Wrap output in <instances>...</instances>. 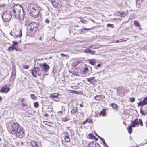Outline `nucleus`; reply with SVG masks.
<instances>
[{
    "mask_svg": "<svg viewBox=\"0 0 147 147\" xmlns=\"http://www.w3.org/2000/svg\"><path fill=\"white\" fill-rule=\"evenodd\" d=\"M20 125L17 122L13 123L10 128L9 129V131L13 134H16L17 138H21L24 135L23 128L20 127Z\"/></svg>",
    "mask_w": 147,
    "mask_h": 147,
    "instance_id": "obj_1",
    "label": "nucleus"
},
{
    "mask_svg": "<svg viewBox=\"0 0 147 147\" xmlns=\"http://www.w3.org/2000/svg\"><path fill=\"white\" fill-rule=\"evenodd\" d=\"M39 25V23L37 22H32L30 23L28 26L30 28L27 31V35L31 37L34 36L36 33Z\"/></svg>",
    "mask_w": 147,
    "mask_h": 147,
    "instance_id": "obj_2",
    "label": "nucleus"
},
{
    "mask_svg": "<svg viewBox=\"0 0 147 147\" xmlns=\"http://www.w3.org/2000/svg\"><path fill=\"white\" fill-rule=\"evenodd\" d=\"M28 12L30 16L36 18L39 14L40 9L36 6H30L28 9Z\"/></svg>",
    "mask_w": 147,
    "mask_h": 147,
    "instance_id": "obj_3",
    "label": "nucleus"
},
{
    "mask_svg": "<svg viewBox=\"0 0 147 147\" xmlns=\"http://www.w3.org/2000/svg\"><path fill=\"white\" fill-rule=\"evenodd\" d=\"M23 9L22 6L21 5L15 4L12 7L13 14L15 17L16 16V14L19 13Z\"/></svg>",
    "mask_w": 147,
    "mask_h": 147,
    "instance_id": "obj_4",
    "label": "nucleus"
},
{
    "mask_svg": "<svg viewBox=\"0 0 147 147\" xmlns=\"http://www.w3.org/2000/svg\"><path fill=\"white\" fill-rule=\"evenodd\" d=\"M3 20L5 22L9 21L12 17V13L10 12H5L1 16Z\"/></svg>",
    "mask_w": 147,
    "mask_h": 147,
    "instance_id": "obj_5",
    "label": "nucleus"
},
{
    "mask_svg": "<svg viewBox=\"0 0 147 147\" xmlns=\"http://www.w3.org/2000/svg\"><path fill=\"white\" fill-rule=\"evenodd\" d=\"M40 69L38 67H34L31 70V73L32 76L34 77H36L37 75L40 76L41 75L40 72Z\"/></svg>",
    "mask_w": 147,
    "mask_h": 147,
    "instance_id": "obj_6",
    "label": "nucleus"
},
{
    "mask_svg": "<svg viewBox=\"0 0 147 147\" xmlns=\"http://www.w3.org/2000/svg\"><path fill=\"white\" fill-rule=\"evenodd\" d=\"M16 15L15 16L16 18L18 19L19 20H23L24 17V13L23 9L19 13L16 14Z\"/></svg>",
    "mask_w": 147,
    "mask_h": 147,
    "instance_id": "obj_7",
    "label": "nucleus"
},
{
    "mask_svg": "<svg viewBox=\"0 0 147 147\" xmlns=\"http://www.w3.org/2000/svg\"><path fill=\"white\" fill-rule=\"evenodd\" d=\"M11 35L13 36L14 38L17 37L20 38L22 36V30L21 29L18 30L16 31L15 34H11Z\"/></svg>",
    "mask_w": 147,
    "mask_h": 147,
    "instance_id": "obj_8",
    "label": "nucleus"
},
{
    "mask_svg": "<svg viewBox=\"0 0 147 147\" xmlns=\"http://www.w3.org/2000/svg\"><path fill=\"white\" fill-rule=\"evenodd\" d=\"M59 94L58 93H54L52 94L49 96L50 98L54 101L56 102H59V98L58 96Z\"/></svg>",
    "mask_w": 147,
    "mask_h": 147,
    "instance_id": "obj_9",
    "label": "nucleus"
},
{
    "mask_svg": "<svg viewBox=\"0 0 147 147\" xmlns=\"http://www.w3.org/2000/svg\"><path fill=\"white\" fill-rule=\"evenodd\" d=\"M10 90V88L7 85L3 86L0 90V92L1 93H7Z\"/></svg>",
    "mask_w": 147,
    "mask_h": 147,
    "instance_id": "obj_10",
    "label": "nucleus"
},
{
    "mask_svg": "<svg viewBox=\"0 0 147 147\" xmlns=\"http://www.w3.org/2000/svg\"><path fill=\"white\" fill-rule=\"evenodd\" d=\"M16 74V69L14 66H13L12 68V71L11 76L10 79L11 81L13 82L15 78Z\"/></svg>",
    "mask_w": 147,
    "mask_h": 147,
    "instance_id": "obj_11",
    "label": "nucleus"
},
{
    "mask_svg": "<svg viewBox=\"0 0 147 147\" xmlns=\"http://www.w3.org/2000/svg\"><path fill=\"white\" fill-rule=\"evenodd\" d=\"M147 104V96L144 98L143 100L139 102L138 104V106H142V107L144 105Z\"/></svg>",
    "mask_w": 147,
    "mask_h": 147,
    "instance_id": "obj_12",
    "label": "nucleus"
},
{
    "mask_svg": "<svg viewBox=\"0 0 147 147\" xmlns=\"http://www.w3.org/2000/svg\"><path fill=\"white\" fill-rule=\"evenodd\" d=\"M131 125L133 127H135L137 125H139L138 119L136 118L134 121H132L131 123Z\"/></svg>",
    "mask_w": 147,
    "mask_h": 147,
    "instance_id": "obj_13",
    "label": "nucleus"
},
{
    "mask_svg": "<svg viewBox=\"0 0 147 147\" xmlns=\"http://www.w3.org/2000/svg\"><path fill=\"white\" fill-rule=\"evenodd\" d=\"M94 99L97 101H100L105 98V96L102 95H97L94 97Z\"/></svg>",
    "mask_w": 147,
    "mask_h": 147,
    "instance_id": "obj_14",
    "label": "nucleus"
},
{
    "mask_svg": "<svg viewBox=\"0 0 147 147\" xmlns=\"http://www.w3.org/2000/svg\"><path fill=\"white\" fill-rule=\"evenodd\" d=\"M84 52L90 53L91 54H94L95 51H93L88 49H87L84 50Z\"/></svg>",
    "mask_w": 147,
    "mask_h": 147,
    "instance_id": "obj_15",
    "label": "nucleus"
},
{
    "mask_svg": "<svg viewBox=\"0 0 147 147\" xmlns=\"http://www.w3.org/2000/svg\"><path fill=\"white\" fill-rule=\"evenodd\" d=\"M31 145L32 147H39L38 144V142L34 140H32L30 142Z\"/></svg>",
    "mask_w": 147,
    "mask_h": 147,
    "instance_id": "obj_16",
    "label": "nucleus"
},
{
    "mask_svg": "<svg viewBox=\"0 0 147 147\" xmlns=\"http://www.w3.org/2000/svg\"><path fill=\"white\" fill-rule=\"evenodd\" d=\"M43 69L44 71H46L49 69L50 67L49 66L45 63H44L42 64Z\"/></svg>",
    "mask_w": 147,
    "mask_h": 147,
    "instance_id": "obj_17",
    "label": "nucleus"
},
{
    "mask_svg": "<svg viewBox=\"0 0 147 147\" xmlns=\"http://www.w3.org/2000/svg\"><path fill=\"white\" fill-rule=\"evenodd\" d=\"M117 14L120 16L121 17H124L126 16V13L123 12L122 11H117Z\"/></svg>",
    "mask_w": 147,
    "mask_h": 147,
    "instance_id": "obj_18",
    "label": "nucleus"
},
{
    "mask_svg": "<svg viewBox=\"0 0 147 147\" xmlns=\"http://www.w3.org/2000/svg\"><path fill=\"white\" fill-rule=\"evenodd\" d=\"M77 107H74L72 110L71 111V113L74 115L77 112Z\"/></svg>",
    "mask_w": 147,
    "mask_h": 147,
    "instance_id": "obj_19",
    "label": "nucleus"
},
{
    "mask_svg": "<svg viewBox=\"0 0 147 147\" xmlns=\"http://www.w3.org/2000/svg\"><path fill=\"white\" fill-rule=\"evenodd\" d=\"M100 46L98 44L91 45L90 47V48L96 49L99 48Z\"/></svg>",
    "mask_w": 147,
    "mask_h": 147,
    "instance_id": "obj_20",
    "label": "nucleus"
},
{
    "mask_svg": "<svg viewBox=\"0 0 147 147\" xmlns=\"http://www.w3.org/2000/svg\"><path fill=\"white\" fill-rule=\"evenodd\" d=\"M133 127V126H132V125H131L129 126L128 128H127L128 132L129 134H131L132 132V127Z\"/></svg>",
    "mask_w": 147,
    "mask_h": 147,
    "instance_id": "obj_21",
    "label": "nucleus"
},
{
    "mask_svg": "<svg viewBox=\"0 0 147 147\" xmlns=\"http://www.w3.org/2000/svg\"><path fill=\"white\" fill-rule=\"evenodd\" d=\"M134 24L135 26L138 27H140L141 26L139 22L137 21H134Z\"/></svg>",
    "mask_w": 147,
    "mask_h": 147,
    "instance_id": "obj_22",
    "label": "nucleus"
},
{
    "mask_svg": "<svg viewBox=\"0 0 147 147\" xmlns=\"http://www.w3.org/2000/svg\"><path fill=\"white\" fill-rule=\"evenodd\" d=\"M105 111L106 110L105 109H104L102 111H101L99 113L100 115H102L104 116L106 114Z\"/></svg>",
    "mask_w": 147,
    "mask_h": 147,
    "instance_id": "obj_23",
    "label": "nucleus"
},
{
    "mask_svg": "<svg viewBox=\"0 0 147 147\" xmlns=\"http://www.w3.org/2000/svg\"><path fill=\"white\" fill-rule=\"evenodd\" d=\"M12 43H13L11 46L13 47L14 48H16V47L18 46V43L16 41H12Z\"/></svg>",
    "mask_w": 147,
    "mask_h": 147,
    "instance_id": "obj_24",
    "label": "nucleus"
},
{
    "mask_svg": "<svg viewBox=\"0 0 147 147\" xmlns=\"http://www.w3.org/2000/svg\"><path fill=\"white\" fill-rule=\"evenodd\" d=\"M88 61L89 62V63H90V64H91V65H94V64L95 62L94 59H88Z\"/></svg>",
    "mask_w": 147,
    "mask_h": 147,
    "instance_id": "obj_25",
    "label": "nucleus"
},
{
    "mask_svg": "<svg viewBox=\"0 0 147 147\" xmlns=\"http://www.w3.org/2000/svg\"><path fill=\"white\" fill-rule=\"evenodd\" d=\"M88 70V68L86 67L82 71V73L83 74H85Z\"/></svg>",
    "mask_w": 147,
    "mask_h": 147,
    "instance_id": "obj_26",
    "label": "nucleus"
},
{
    "mask_svg": "<svg viewBox=\"0 0 147 147\" xmlns=\"http://www.w3.org/2000/svg\"><path fill=\"white\" fill-rule=\"evenodd\" d=\"M15 49H16V48H14L11 46L9 47L8 49V50L10 51H12L15 50Z\"/></svg>",
    "mask_w": 147,
    "mask_h": 147,
    "instance_id": "obj_27",
    "label": "nucleus"
},
{
    "mask_svg": "<svg viewBox=\"0 0 147 147\" xmlns=\"http://www.w3.org/2000/svg\"><path fill=\"white\" fill-rule=\"evenodd\" d=\"M64 134V139L69 138V136L68 133L67 132H65Z\"/></svg>",
    "mask_w": 147,
    "mask_h": 147,
    "instance_id": "obj_28",
    "label": "nucleus"
},
{
    "mask_svg": "<svg viewBox=\"0 0 147 147\" xmlns=\"http://www.w3.org/2000/svg\"><path fill=\"white\" fill-rule=\"evenodd\" d=\"M111 105L113 109H115L117 107V105L115 104L111 103Z\"/></svg>",
    "mask_w": 147,
    "mask_h": 147,
    "instance_id": "obj_29",
    "label": "nucleus"
},
{
    "mask_svg": "<svg viewBox=\"0 0 147 147\" xmlns=\"http://www.w3.org/2000/svg\"><path fill=\"white\" fill-rule=\"evenodd\" d=\"M72 93L77 94H81L82 93V92L80 91L72 90Z\"/></svg>",
    "mask_w": 147,
    "mask_h": 147,
    "instance_id": "obj_30",
    "label": "nucleus"
},
{
    "mask_svg": "<svg viewBox=\"0 0 147 147\" xmlns=\"http://www.w3.org/2000/svg\"><path fill=\"white\" fill-rule=\"evenodd\" d=\"M31 98L33 100H35L37 99V97L35 96V95L34 94H31L30 95Z\"/></svg>",
    "mask_w": 147,
    "mask_h": 147,
    "instance_id": "obj_31",
    "label": "nucleus"
},
{
    "mask_svg": "<svg viewBox=\"0 0 147 147\" xmlns=\"http://www.w3.org/2000/svg\"><path fill=\"white\" fill-rule=\"evenodd\" d=\"M140 113H141L142 115H147V112H145L143 111H142V109H141L140 110Z\"/></svg>",
    "mask_w": 147,
    "mask_h": 147,
    "instance_id": "obj_32",
    "label": "nucleus"
},
{
    "mask_svg": "<svg viewBox=\"0 0 147 147\" xmlns=\"http://www.w3.org/2000/svg\"><path fill=\"white\" fill-rule=\"evenodd\" d=\"M92 28H84L82 29V31L83 32H85L86 30L87 31L88 30H91V29H92Z\"/></svg>",
    "mask_w": 147,
    "mask_h": 147,
    "instance_id": "obj_33",
    "label": "nucleus"
},
{
    "mask_svg": "<svg viewBox=\"0 0 147 147\" xmlns=\"http://www.w3.org/2000/svg\"><path fill=\"white\" fill-rule=\"evenodd\" d=\"M59 3H56V2H54V3H53L52 4L53 7L55 8H57L58 5Z\"/></svg>",
    "mask_w": 147,
    "mask_h": 147,
    "instance_id": "obj_34",
    "label": "nucleus"
},
{
    "mask_svg": "<svg viewBox=\"0 0 147 147\" xmlns=\"http://www.w3.org/2000/svg\"><path fill=\"white\" fill-rule=\"evenodd\" d=\"M107 27H110L112 28H114V26L113 24H107Z\"/></svg>",
    "mask_w": 147,
    "mask_h": 147,
    "instance_id": "obj_35",
    "label": "nucleus"
},
{
    "mask_svg": "<svg viewBox=\"0 0 147 147\" xmlns=\"http://www.w3.org/2000/svg\"><path fill=\"white\" fill-rule=\"evenodd\" d=\"M62 120L63 122H66L69 120V119L66 117H65L62 118Z\"/></svg>",
    "mask_w": 147,
    "mask_h": 147,
    "instance_id": "obj_36",
    "label": "nucleus"
},
{
    "mask_svg": "<svg viewBox=\"0 0 147 147\" xmlns=\"http://www.w3.org/2000/svg\"><path fill=\"white\" fill-rule=\"evenodd\" d=\"M94 142H91L88 144V147H93V145L94 144Z\"/></svg>",
    "mask_w": 147,
    "mask_h": 147,
    "instance_id": "obj_37",
    "label": "nucleus"
},
{
    "mask_svg": "<svg viewBox=\"0 0 147 147\" xmlns=\"http://www.w3.org/2000/svg\"><path fill=\"white\" fill-rule=\"evenodd\" d=\"M34 106L35 108H38L39 106V104L38 102H36L34 103Z\"/></svg>",
    "mask_w": 147,
    "mask_h": 147,
    "instance_id": "obj_38",
    "label": "nucleus"
},
{
    "mask_svg": "<svg viewBox=\"0 0 147 147\" xmlns=\"http://www.w3.org/2000/svg\"><path fill=\"white\" fill-rule=\"evenodd\" d=\"M93 147H100V145L98 143L96 142L95 144L94 143V144L93 145Z\"/></svg>",
    "mask_w": 147,
    "mask_h": 147,
    "instance_id": "obj_39",
    "label": "nucleus"
},
{
    "mask_svg": "<svg viewBox=\"0 0 147 147\" xmlns=\"http://www.w3.org/2000/svg\"><path fill=\"white\" fill-rule=\"evenodd\" d=\"M138 121H139V124L142 126H143V122H142V119H140L139 120H138Z\"/></svg>",
    "mask_w": 147,
    "mask_h": 147,
    "instance_id": "obj_40",
    "label": "nucleus"
},
{
    "mask_svg": "<svg viewBox=\"0 0 147 147\" xmlns=\"http://www.w3.org/2000/svg\"><path fill=\"white\" fill-rule=\"evenodd\" d=\"M122 39H120L119 40H116L115 42H112L111 43H118L122 42Z\"/></svg>",
    "mask_w": 147,
    "mask_h": 147,
    "instance_id": "obj_41",
    "label": "nucleus"
},
{
    "mask_svg": "<svg viewBox=\"0 0 147 147\" xmlns=\"http://www.w3.org/2000/svg\"><path fill=\"white\" fill-rule=\"evenodd\" d=\"M65 141L67 143H69L70 142V138L64 139Z\"/></svg>",
    "mask_w": 147,
    "mask_h": 147,
    "instance_id": "obj_42",
    "label": "nucleus"
},
{
    "mask_svg": "<svg viewBox=\"0 0 147 147\" xmlns=\"http://www.w3.org/2000/svg\"><path fill=\"white\" fill-rule=\"evenodd\" d=\"M80 21L84 24H86L87 23V21L84 20H81Z\"/></svg>",
    "mask_w": 147,
    "mask_h": 147,
    "instance_id": "obj_43",
    "label": "nucleus"
},
{
    "mask_svg": "<svg viewBox=\"0 0 147 147\" xmlns=\"http://www.w3.org/2000/svg\"><path fill=\"white\" fill-rule=\"evenodd\" d=\"M135 99L134 97H132L130 98V100L131 102H134Z\"/></svg>",
    "mask_w": 147,
    "mask_h": 147,
    "instance_id": "obj_44",
    "label": "nucleus"
},
{
    "mask_svg": "<svg viewBox=\"0 0 147 147\" xmlns=\"http://www.w3.org/2000/svg\"><path fill=\"white\" fill-rule=\"evenodd\" d=\"M89 137L90 138H93L94 137H95V136L93 135L92 134H89Z\"/></svg>",
    "mask_w": 147,
    "mask_h": 147,
    "instance_id": "obj_45",
    "label": "nucleus"
},
{
    "mask_svg": "<svg viewBox=\"0 0 147 147\" xmlns=\"http://www.w3.org/2000/svg\"><path fill=\"white\" fill-rule=\"evenodd\" d=\"M102 142L103 143V145L105 147H109L108 146V145H107V144L105 142V140L104 141H103Z\"/></svg>",
    "mask_w": 147,
    "mask_h": 147,
    "instance_id": "obj_46",
    "label": "nucleus"
},
{
    "mask_svg": "<svg viewBox=\"0 0 147 147\" xmlns=\"http://www.w3.org/2000/svg\"><path fill=\"white\" fill-rule=\"evenodd\" d=\"M29 66L27 65H25L23 66V68L24 69H28L29 68Z\"/></svg>",
    "mask_w": 147,
    "mask_h": 147,
    "instance_id": "obj_47",
    "label": "nucleus"
},
{
    "mask_svg": "<svg viewBox=\"0 0 147 147\" xmlns=\"http://www.w3.org/2000/svg\"><path fill=\"white\" fill-rule=\"evenodd\" d=\"M20 101L22 103H23L25 101V99L23 98H22L20 99Z\"/></svg>",
    "mask_w": 147,
    "mask_h": 147,
    "instance_id": "obj_48",
    "label": "nucleus"
},
{
    "mask_svg": "<svg viewBox=\"0 0 147 147\" xmlns=\"http://www.w3.org/2000/svg\"><path fill=\"white\" fill-rule=\"evenodd\" d=\"M21 105H22V107H23L25 106H27V104H24L23 103H22Z\"/></svg>",
    "mask_w": 147,
    "mask_h": 147,
    "instance_id": "obj_49",
    "label": "nucleus"
},
{
    "mask_svg": "<svg viewBox=\"0 0 147 147\" xmlns=\"http://www.w3.org/2000/svg\"><path fill=\"white\" fill-rule=\"evenodd\" d=\"M38 60H39V59H38ZM37 59H35L34 60V62H35V65H36V64H38V63L37 62Z\"/></svg>",
    "mask_w": 147,
    "mask_h": 147,
    "instance_id": "obj_50",
    "label": "nucleus"
},
{
    "mask_svg": "<svg viewBox=\"0 0 147 147\" xmlns=\"http://www.w3.org/2000/svg\"><path fill=\"white\" fill-rule=\"evenodd\" d=\"M45 22L47 23H49V21L48 19H46L45 20Z\"/></svg>",
    "mask_w": 147,
    "mask_h": 147,
    "instance_id": "obj_51",
    "label": "nucleus"
},
{
    "mask_svg": "<svg viewBox=\"0 0 147 147\" xmlns=\"http://www.w3.org/2000/svg\"><path fill=\"white\" fill-rule=\"evenodd\" d=\"M5 5V4H2L0 5V8L1 7H4Z\"/></svg>",
    "mask_w": 147,
    "mask_h": 147,
    "instance_id": "obj_52",
    "label": "nucleus"
},
{
    "mask_svg": "<svg viewBox=\"0 0 147 147\" xmlns=\"http://www.w3.org/2000/svg\"><path fill=\"white\" fill-rule=\"evenodd\" d=\"M44 124L46 125H49L48 124L49 123V122H48L47 121H44Z\"/></svg>",
    "mask_w": 147,
    "mask_h": 147,
    "instance_id": "obj_53",
    "label": "nucleus"
},
{
    "mask_svg": "<svg viewBox=\"0 0 147 147\" xmlns=\"http://www.w3.org/2000/svg\"><path fill=\"white\" fill-rule=\"evenodd\" d=\"M99 138H99V139H100V140L102 141V142H103V141H104L105 140H104V139L100 137V136H99Z\"/></svg>",
    "mask_w": 147,
    "mask_h": 147,
    "instance_id": "obj_54",
    "label": "nucleus"
},
{
    "mask_svg": "<svg viewBox=\"0 0 147 147\" xmlns=\"http://www.w3.org/2000/svg\"><path fill=\"white\" fill-rule=\"evenodd\" d=\"M15 50L16 51H21V49H18L16 47V49H15Z\"/></svg>",
    "mask_w": 147,
    "mask_h": 147,
    "instance_id": "obj_55",
    "label": "nucleus"
},
{
    "mask_svg": "<svg viewBox=\"0 0 147 147\" xmlns=\"http://www.w3.org/2000/svg\"><path fill=\"white\" fill-rule=\"evenodd\" d=\"M60 55L62 57H64L67 56V55H65V54L63 53H61L60 54Z\"/></svg>",
    "mask_w": 147,
    "mask_h": 147,
    "instance_id": "obj_56",
    "label": "nucleus"
},
{
    "mask_svg": "<svg viewBox=\"0 0 147 147\" xmlns=\"http://www.w3.org/2000/svg\"><path fill=\"white\" fill-rule=\"evenodd\" d=\"M113 92V90H111V89L109 90V93L110 94V95L112 94Z\"/></svg>",
    "mask_w": 147,
    "mask_h": 147,
    "instance_id": "obj_57",
    "label": "nucleus"
},
{
    "mask_svg": "<svg viewBox=\"0 0 147 147\" xmlns=\"http://www.w3.org/2000/svg\"><path fill=\"white\" fill-rule=\"evenodd\" d=\"M89 82H90L91 83V80L90 78H87L86 79Z\"/></svg>",
    "mask_w": 147,
    "mask_h": 147,
    "instance_id": "obj_58",
    "label": "nucleus"
},
{
    "mask_svg": "<svg viewBox=\"0 0 147 147\" xmlns=\"http://www.w3.org/2000/svg\"><path fill=\"white\" fill-rule=\"evenodd\" d=\"M59 113H60L61 115H62L63 114V112L62 111H60L58 112Z\"/></svg>",
    "mask_w": 147,
    "mask_h": 147,
    "instance_id": "obj_59",
    "label": "nucleus"
},
{
    "mask_svg": "<svg viewBox=\"0 0 147 147\" xmlns=\"http://www.w3.org/2000/svg\"><path fill=\"white\" fill-rule=\"evenodd\" d=\"M56 2L55 0H51V3L52 4H53V3H54V2Z\"/></svg>",
    "mask_w": 147,
    "mask_h": 147,
    "instance_id": "obj_60",
    "label": "nucleus"
},
{
    "mask_svg": "<svg viewBox=\"0 0 147 147\" xmlns=\"http://www.w3.org/2000/svg\"><path fill=\"white\" fill-rule=\"evenodd\" d=\"M87 119H86L84 122H83L82 123V124L83 125L85 124V123H86V122H87Z\"/></svg>",
    "mask_w": 147,
    "mask_h": 147,
    "instance_id": "obj_61",
    "label": "nucleus"
},
{
    "mask_svg": "<svg viewBox=\"0 0 147 147\" xmlns=\"http://www.w3.org/2000/svg\"><path fill=\"white\" fill-rule=\"evenodd\" d=\"M90 80H94V78H95V77H92L91 78H90Z\"/></svg>",
    "mask_w": 147,
    "mask_h": 147,
    "instance_id": "obj_62",
    "label": "nucleus"
},
{
    "mask_svg": "<svg viewBox=\"0 0 147 147\" xmlns=\"http://www.w3.org/2000/svg\"><path fill=\"white\" fill-rule=\"evenodd\" d=\"M92 121L91 120H90L89 121L87 120V122H88L89 123H90Z\"/></svg>",
    "mask_w": 147,
    "mask_h": 147,
    "instance_id": "obj_63",
    "label": "nucleus"
},
{
    "mask_svg": "<svg viewBox=\"0 0 147 147\" xmlns=\"http://www.w3.org/2000/svg\"><path fill=\"white\" fill-rule=\"evenodd\" d=\"M80 106L81 107H83V105L82 104H80Z\"/></svg>",
    "mask_w": 147,
    "mask_h": 147,
    "instance_id": "obj_64",
    "label": "nucleus"
}]
</instances>
